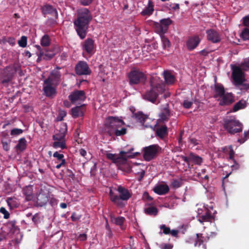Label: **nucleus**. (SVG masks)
<instances>
[{
	"label": "nucleus",
	"instance_id": "1",
	"mask_svg": "<svg viewBox=\"0 0 249 249\" xmlns=\"http://www.w3.org/2000/svg\"><path fill=\"white\" fill-rule=\"evenodd\" d=\"M92 19V16L88 9L84 8L78 10L77 18L73 21V24L78 36L81 39L86 37L89 24Z\"/></svg>",
	"mask_w": 249,
	"mask_h": 249
},
{
	"label": "nucleus",
	"instance_id": "2",
	"mask_svg": "<svg viewBox=\"0 0 249 249\" xmlns=\"http://www.w3.org/2000/svg\"><path fill=\"white\" fill-rule=\"evenodd\" d=\"M165 90V84L159 77H153L150 80V89L142 95L144 100L155 103L159 94Z\"/></svg>",
	"mask_w": 249,
	"mask_h": 249
},
{
	"label": "nucleus",
	"instance_id": "3",
	"mask_svg": "<svg viewBox=\"0 0 249 249\" xmlns=\"http://www.w3.org/2000/svg\"><path fill=\"white\" fill-rule=\"evenodd\" d=\"M35 47L37 49L36 53L39 57L43 58V60H49L52 59L60 49V47L55 46L49 48H42L39 45H36Z\"/></svg>",
	"mask_w": 249,
	"mask_h": 249
},
{
	"label": "nucleus",
	"instance_id": "4",
	"mask_svg": "<svg viewBox=\"0 0 249 249\" xmlns=\"http://www.w3.org/2000/svg\"><path fill=\"white\" fill-rule=\"evenodd\" d=\"M17 70L14 66H8L4 69H0V83L4 86L11 81L16 73Z\"/></svg>",
	"mask_w": 249,
	"mask_h": 249
},
{
	"label": "nucleus",
	"instance_id": "5",
	"mask_svg": "<svg viewBox=\"0 0 249 249\" xmlns=\"http://www.w3.org/2000/svg\"><path fill=\"white\" fill-rule=\"evenodd\" d=\"M129 83L130 85L143 84L146 80L145 74L139 70L132 69L128 73Z\"/></svg>",
	"mask_w": 249,
	"mask_h": 249
},
{
	"label": "nucleus",
	"instance_id": "6",
	"mask_svg": "<svg viewBox=\"0 0 249 249\" xmlns=\"http://www.w3.org/2000/svg\"><path fill=\"white\" fill-rule=\"evenodd\" d=\"M224 128L231 134L242 131L243 124L238 121L234 119H228L224 121Z\"/></svg>",
	"mask_w": 249,
	"mask_h": 249
},
{
	"label": "nucleus",
	"instance_id": "7",
	"mask_svg": "<svg viewBox=\"0 0 249 249\" xmlns=\"http://www.w3.org/2000/svg\"><path fill=\"white\" fill-rule=\"evenodd\" d=\"M124 124V122L118 117L109 116L106 119L105 125L108 129V133L111 136L116 129H118Z\"/></svg>",
	"mask_w": 249,
	"mask_h": 249
},
{
	"label": "nucleus",
	"instance_id": "8",
	"mask_svg": "<svg viewBox=\"0 0 249 249\" xmlns=\"http://www.w3.org/2000/svg\"><path fill=\"white\" fill-rule=\"evenodd\" d=\"M232 70L231 77L236 87L242 85L245 81L244 72L238 66L231 65Z\"/></svg>",
	"mask_w": 249,
	"mask_h": 249
},
{
	"label": "nucleus",
	"instance_id": "9",
	"mask_svg": "<svg viewBox=\"0 0 249 249\" xmlns=\"http://www.w3.org/2000/svg\"><path fill=\"white\" fill-rule=\"evenodd\" d=\"M117 191L119 194V195L118 196L119 200H117V206L123 208L125 205L123 201L128 200L131 197V194L127 189L121 185L118 186Z\"/></svg>",
	"mask_w": 249,
	"mask_h": 249
},
{
	"label": "nucleus",
	"instance_id": "10",
	"mask_svg": "<svg viewBox=\"0 0 249 249\" xmlns=\"http://www.w3.org/2000/svg\"><path fill=\"white\" fill-rule=\"evenodd\" d=\"M143 157L146 161H150L152 160L161 150V148L158 144H153L144 147Z\"/></svg>",
	"mask_w": 249,
	"mask_h": 249
},
{
	"label": "nucleus",
	"instance_id": "11",
	"mask_svg": "<svg viewBox=\"0 0 249 249\" xmlns=\"http://www.w3.org/2000/svg\"><path fill=\"white\" fill-rule=\"evenodd\" d=\"M81 47L88 54L92 55L95 52L96 45L93 39L88 38L81 43Z\"/></svg>",
	"mask_w": 249,
	"mask_h": 249
},
{
	"label": "nucleus",
	"instance_id": "12",
	"mask_svg": "<svg viewBox=\"0 0 249 249\" xmlns=\"http://www.w3.org/2000/svg\"><path fill=\"white\" fill-rule=\"evenodd\" d=\"M75 71L78 75H89L91 72L88 63L84 61H79L76 64Z\"/></svg>",
	"mask_w": 249,
	"mask_h": 249
},
{
	"label": "nucleus",
	"instance_id": "13",
	"mask_svg": "<svg viewBox=\"0 0 249 249\" xmlns=\"http://www.w3.org/2000/svg\"><path fill=\"white\" fill-rule=\"evenodd\" d=\"M60 68L57 67L55 69L53 70L49 75V76L45 80L46 83H51L55 86H57L59 84L61 78V73L59 71Z\"/></svg>",
	"mask_w": 249,
	"mask_h": 249
},
{
	"label": "nucleus",
	"instance_id": "14",
	"mask_svg": "<svg viewBox=\"0 0 249 249\" xmlns=\"http://www.w3.org/2000/svg\"><path fill=\"white\" fill-rule=\"evenodd\" d=\"M86 98V93L83 90H74L69 96V100L73 104H75L77 101H84Z\"/></svg>",
	"mask_w": 249,
	"mask_h": 249
},
{
	"label": "nucleus",
	"instance_id": "15",
	"mask_svg": "<svg viewBox=\"0 0 249 249\" xmlns=\"http://www.w3.org/2000/svg\"><path fill=\"white\" fill-rule=\"evenodd\" d=\"M55 85L51 83H46L44 81L43 90L44 94L49 97L54 96L56 93Z\"/></svg>",
	"mask_w": 249,
	"mask_h": 249
},
{
	"label": "nucleus",
	"instance_id": "16",
	"mask_svg": "<svg viewBox=\"0 0 249 249\" xmlns=\"http://www.w3.org/2000/svg\"><path fill=\"white\" fill-rule=\"evenodd\" d=\"M41 12L43 15H50L54 16L55 19L58 18V14L56 9L52 5L50 4H45L41 7Z\"/></svg>",
	"mask_w": 249,
	"mask_h": 249
},
{
	"label": "nucleus",
	"instance_id": "17",
	"mask_svg": "<svg viewBox=\"0 0 249 249\" xmlns=\"http://www.w3.org/2000/svg\"><path fill=\"white\" fill-rule=\"evenodd\" d=\"M220 106H228L234 101V97L231 93H225L220 98L218 99Z\"/></svg>",
	"mask_w": 249,
	"mask_h": 249
},
{
	"label": "nucleus",
	"instance_id": "18",
	"mask_svg": "<svg viewBox=\"0 0 249 249\" xmlns=\"http://www.w3.org/2000/svg\"><path fill=\"white\" fill-rule=\"evenodd\" d=\"M207 37L208 40L213 43L219 42L221 37L218 32L213 29L208 30L206 31Z\"/></svg>",
	"mask_w": 249,
	"mask_h": 249
},
{
	"label": "nucleus",
	"instance_id": "19",
	"mask_svg": "<svg viewBox=\"0 0 249 249\" xmlns=\"http://www.w3.org/2000/svg\"><path fill=\"white\" fill-rule=\"evenodd\" d=\"M200 42V38L198 36H195L189 38L186 42L188 49L190 51L194 50Z\"/></svg>",
	"mask_w": 249,
	"mask_h": 249
},
{
	"label": "nucleus",
	"instance_id": "20",
	"mask_svg": "<svg viewBox=\"0 0 249 249\" xmlns=\"http://www.w3.org/2000/svg\"><path fill=\"white\" fill-rule=\"evenodd\" d=\"M67 131V127L66 124L63 123L61 125L59 132L53 136V140L54 141L64 140Z\"/></svg>",
	"mask_w": 249,
	"mask_h": 249
},
{
	"label": "nucleus",
	"instance_id": "21",
	"mask_svg": "<svg viewBox=\"0 0 249 249\" xmlns=\"http://www.w3.org/2000/svg\"><path fill=\"white\" fill-rule=\"evenodd\" d=\"M243 24L246 27L241 33V37L244 40H249V15L243 18Z\"/></svg>",
	"mask_w": 249,
	"mask_h": 249
},
{
	"label": "nucleus",
	"instance_id": "22",
	"mask_svg": "<svg viewBox=\"0 0 249 249\" xmlns=\"http://www.w3.org/2000/svg\"><path fill=\"white\" fill-rule=\"evenodd\" d=\"M85 104H83L79 106H76L71 108V115L73 117L76 118L79 116H83L84 115L85 111Z\"/></svg>",
	"mask_w": 249,
	"mask_h": 249
},
{
	"label": "nucleus",
	"instance_id": "23",
	"mask_svg": "<svg viewBox=\"0 0 249 249\" xmlns=\"http://www.w3.org/2000/svg\"><path fill=\"white\" fill-rule=\"evenodd\" d=\"M153 191L159 195H163L169 192V188L168 185L166 184H159L154 187Z\"/></svg>",
	"mask_w": 249,
	"mask_h": 249
},
{
	"label": "nucleus",
	"instance_id": "24",
	"mask_svg": "<svg viewBox=\"0 0 249 249\" xmlns=\"http://www.w3.org/2000/svg\"><path fill=\"white\" fill-rule=\"evenodd\" d=\"M225 91L224 86L220 84L214 85L213 97L214 98H220L225 93Z\"/></svg>",
	"mask_w": 249,
	"mask_h": 249
},
{
	"label": "nucleus",
	"instance_id": "25",
	"mask_svg": "<svg viewBox=\"0 0 249 249\" xmlns=\"http://www.w3.org/2000/svg\"><path fill=\"white\" fill-rule=\"evenodd\" d=\"M49 201V197L46 193H40L37 196L36 204L38 206H45Z\"/></svg>",
	"mask_w": 249,
	"mask_h": 249
},
{
	"label": "nucleus",
	"instance_id": "26",
	"mask_svg": "<svg viewBox=\"0 0 249 249\" xmlns=\"http://www.w3.org/2000/svg\"><path fill=\"white\" fill-rule=\"evenodd\" d=\"M110 217L111 222L116 224V225L119 226L122 230L125 229V227L124 226V223L125 221V219L124 217L118 216L116 217L114 216L111 215Z\"/></svg>",
	"mask_w": 249,
	"mask_h": 249
},
{
	"label": "nucleus",
	"instance_id": "27",
	"mask_svg": "<svg viewBox=\"0 0 249 249\" xmlns=\"http://www.w3.org/2000/svg\"><path fill=\"white\" fill-rule=\"evenodd\" d=\"M198 220L201 223H203V222H210L211 223L213 221H214V217L211 214V213L207 210L205 213L199 216Z\"/></svg>",
	"mask_w": 249,
	"mask_h": 249
},
{
	"label": "nucleus",
	"instance_id": "28",
	"mask_svg": "<svg viewBox=\"0 0 249 249\" xmlns=\"http://www.w3.org/2000/svg\"><path fill=\"white\" fill-rule=\"evenodd\" d=\"M131 110L132 112V117L134 118L137 121L143 125L145 120L148 118L147 116L140 111L135 113L132 110Z\"/></svg>",
	"mask_w": 249,
	"mask_h": 249
},
{
	"label": "nucleus",
	"instance_id": "29",
	"mask_svg": "<svg viewBox=\"0 0 249 249\" xmlns=\"http://www.w3.org/2000/svg\"><path fill=\"white\" fill-rule=\"evenodd\" d=\"M165 82L167 85H173L175 82V77L170 71H165L163 72Z\"/></svg>",
	"mask_w": 249,
	"mask_h": 249
},
{
	"label": "nucleus",
	"instance_id": "30",
	"mask_svg": "<svg viewBox=\"0 0 249 249\" xmlns=\"http://www.w3.org/2000/svg\"><path fill=\"white\" fill-rule=\"evenodd\" d=\"M134 150L133 148H131L129 150L127 151H120V154L121 155V158L122 160H126L127 158H132L137 156L138 155H140V153L136 152L131 154V152Z\"/></svg>",
	"mask_w": 249,
	"mask_h": 249
},
{
	"label": "nucleus",
	"instance_id": "31",
	"mask_svg": "<svg viewBox=\"0 0 249 249\" xmlns=\"http://www.w3.org/2000/svg\"><path fill=\"white\" fill-rule=\"evenodd\" d=\"M170 116V110L168 108V105L166 104V107H164L161 110V112L159 114L160 119L162 121H168Z\"/></svg>",
	"mask_w": 249,
	"mask_h": 249
},
{
	"label": "nucleus",
	"instance_id": "32",
	"mask_svg": "<svg viewBox=\"0 0 249 249\" xmlns=\"http://www.w3.org/2000/svg\"><path fill=\"white\" fill-rule=\"evenodd\" d=\"M156 133L157 136L160 139H163L168 135L167 127L166 125H162L156 130Z\"/></svg>",
	"mask_w": 249,
	"mask_h": 249
},
{
	"label": "nucleus",
	"instance_id": "33",
	"mask_svg": "<svg viewBox=\"0 0 249 249\" xmlns=\"http://www.w3.org/2000/svg\"><path fill=\"white\" fill-rule=\"evenodd\" d=\"M33 188L31 186L25 187L23 189V193L26 196L27 201H30L33 199Z\"/></svg>",
	"mask_w": 249,
	"mask_h": 249
},
{
	"label": "nucleus",
	"instance_id": "34",
	"mask_svg": "<svg viewBox=\"0 0 249 249\" xmlns=\"http://www.w3.org/2000/svg\"><path fill=\"white\" fill-rule=\"evenodd\" d=\"M154 11L153 2L151 0H149L147 6L141 12L142 16H150L152 14Z\"/></svg>",
	"mask_w": 249,
	"mask_h": 249
},
{
	"label": "nucleus",
	"instance_id": "35",
	"mask_svg": "<svg viewBox=\"0 0 249 249\" xmlns=\"http://www.w3.org/2000/svg\"><path fill=\"white\" fill-rule=\"evenodd\" d=\"M147 207L144 208V213L149 215H157L158 213V209L156 207L149 206V204H147Z\"/></svg>",
	"mask_w": 249,
	"mask_h": 249
},
{
	"label": "nucleus",
	"instance_id": "36",
	"mask_svg": "<svg viewBox=\"0 0 249 249\" xmlns=\"http://www.w3.org/2000/svg\"><path fill=\"white\" fill-rule=\"evenodd\" d=\"M27 147V141L25 138H20L18 142V143L16 146L17 150L19 152H23Z\"/></svg>",
	"mask_w": 249,
	"mask_h": 249
},
{
	"label": "nucleus",
	"instance_id": "37",
	"mask_svg": "<svg viewBox=\"0 0 249 249\" xmlns=\"http://www.w3.org/2000/svg\"><path fill=\"white\" fill-rule=\"evenodd\" d=\"M6 202L11 209L18 207L19 205L17 198L15 197H8L6 199Z\"/></svg>",
	"mask_w": 249,
	"mask_h": 249
},
{
	"label": "nucleus",
	"instance_id": "38",
	"mask_svg": "<svg viewBox=\"0 0 249 249\" xmlns=\"http://www.w3.org/2000/svg\"><path fill=\"white\" fill-rule=\"evenodd\" d=\"M246 107V101L241 100L236 103L233 107L232 111L236 112L240 109H243Z\"/></svg>",
	"mask_w": 249,
	"mask_h": 249
},
{
	"label": "nucleus",
	"instance_id": "39",
	"mask_svg": "<svg viewBox=\"0 0 249 249\" xmlns=\"http://www.w3.org/2000/svg\"><path fill=\"white\" fill-rule=\"evenodd\" d=\"M51 40L49 36L45 34L41 38L40 40V44L43 48H46L50 45Z\"/></svg>",
	"mask_w": 249,
	"mask_h": 249
},
{
	"label": "nucleus",
	"instance_id": "40",
	"mask_svg": "<svg viewBox=\"0 0 249 249\" xmlns=\"http://www.w3.org/2000/svg\"><path fill=\"white\" fill-rule=\"evenodd\" d=\"M190 160L191 162H193L198 165H200L202 162V159L193 153H190Z\"/></svg>",
	"mask_w": 249,
	"mask_h": 249
},
{
	"label": "nucleus",
	"instance_id": "41",
	"mask_svg": "<svg viewBox=\"0 0 249 249\" xmlns=\"http://www.w3.org/2000/svg\"><path fill=\"white\" fill-rule=\"evenodd\" d=\"M153 26L155 30V32L160 35H163L165 32L160 22V23L154 22Z\"/></svg>",
	"mask_w": 249,
	"mask_h": 249
},
{
	"label": "nucleus",
	"instance_id": "42",
	"mask_svg": "<svg viewBox=\"0 0 249 249\" xmlns=\"http://www.w3.org/2000/svg\"><path fill=\"white\" fill-rule=\"evenodd\" d=\"M160 21L165 32L167 30L168 26L172 23V21L169 18L162 19Z\"/></svg>",
	"mask_w": 249,
	"mask_h": 249
},
{
	"label": "nucleus",
	"instance_id": "43",
	"mask_svg": "<svg viewBox=\"0 0 249 249\" xmlns=\"http://www.w3.org/2000/svg\"><path fill=\"white\" fill-rule=\"evenodd\" d=\"M53 146L55 148H61L64 149L66 148L65 140L55 141L53 143Z\"/></svg>",
	"mask_w": 249,
	"mask_h": 249
},
{
	"label": "nucleus",
	"instance_id": "44",
	"mask_svg": "<svg viewBox=\"0 0 249 249\" xmlns=\"http://www.w3.org/2000/svg\"><path fill=\"white\" fill-rule=\"evenodd\" d=\"M160 37L162 41V47L165 49L170 47L171 44L169 39L164 35H161Z\"/></svg>",
	"mask_w": 249,
	"mask_h": 249
},
{
	"label": "nucleus",
	"instance_id": "45",
	"mask_svg": "<svg viewBox=\"0 0 249 249\" xmlns=\"http://www.w3.org/2000/svg\"><path fill=\"white\" fill-rule=\"evenodd\" d=\"M109 196L110 200L117 206V200H118V195H115L112 190H110L109 192Z\"/></svg>",
	"mask_w": 249,
	"mask_h": 249
},
{
	"label": "nucleus",
	"instance_id": "46",
	"mask_svg": "<svg viewBox=\"0 0 249 249\" xmlns=\"http://www.w3.org/2000/svg\"><path fill=\"white\" fill-rule=\"evenodd\" d=\"M160 229L162 231H160L159 232L160 234H162V233L167 235L169 234L171 232V230L169 227H166L165 225L162 224L160 226Z\"/></svg>",
	"mask_w": 249,
	"mask_h": 249
},
{
	"label": "nucleus",
	"instance_id": "47",
	"mask_svg": "<svg viewBox=\"0 0 249 249\" xmlns=\"http://www.w3.org/2000/svg\"><path fill=\"white\" fill-rule=\"evenodd\" d=\"M114 134L116 136H121L124 135L126 133V129L125 128H122L120 130L116 129L115 131L113 132V134Z\"/></svg>",
	"mask_w": 249,
	"mask_h": 249
},
{
	"label": "nucleus",
	"instance_id": "48",
	"mask_svg": "<svg viewBox=\"0 0 249 249\" xmlns=\"http://www.w3.org/2000/svg\"><path fill=\"white\" fill-rule=\"evenodd\" d=\"M27 38L25 36H22L20 39L18 41V45L22 48H24L27 45Z\"/></svg>",
	"mask_w": 249,
	"mask_h": 249
},
{
	"label": "nucleus",
	"instance_id": "49",
	"mask_svg": "<svg viewBox=\"0 0 249 249\" xmlns=\"http://www.w3.org/2000/svg\"><path fill=\"white\" fill-rule=\"evenodd\" d=\"M248 139H249V130L248 131H245L244 133V137L238 139L237 141L242 144L245 142Z\"/></svg>",
	"mask_w": 249,
	"mask_h": 249
},
{
	"label": "nucleus",
	"instance_id": "50",
	"mask_svg": "<svg viewBox=\"0 0 249 249\" xmlns=\"http://www.w3.org/2000/svg\"><path fill=\"white\" fill-rule=\"evenodd\" d=\"M182 179H173L172 181V186L175 188L180 187L182 185Z\"/></svg>",
	"mask_w": 249,
	"mask_h": 249
},
{
	"label": "nucleus",
	"instance_id": "51",
	"mask_svg": "<svg viewBox=\"0 0 249 249\" xmlns=\"http://www.w3.org/2000/svg\"><path fill=\"white\" fill-rule=\"evenodd\" d=\"M31 219L35 225H37L40 222L39 214L36 213L32 216Z\"/></svg>",
	"mask_w": 249,
	"mask_h": 249
},
{
	"label": "nucleus",
	"instance_id": "52",
	"mask_svg": "<svg viewBox=\"0 0 249 249\" xmlns=\"http://www.w3.org/2000/svg\"><path fill=\"white\" fill-rule=\"evenodd\" d=\"M202 234L200 233L196 234V239L195 243V246H198L199 247L202 244L203 240L201 239V238L202 237Z\"/></svg>",
	"mask_w": 249,
	"mask_h": 249
},
{
	"label": "nucleus",
	"instance_id": "53",
	"mask_svg": "<svg viewBox=\"0 0 249 249\" xmlns=\"http://www.w3.org/2000/svg\"><path fill=\"white\" fill-rule=\"evenodd\" d=\"M121 155L120 154V156L118 157H116L115 155L109 153L107 154V158L110 160H111L114 161V162H118L120 159H122V158L121 157Z\"/></svg>",
	"mask_w": 249,
	"mask_h": 249
},
{
	"label": "nucleus",
	"instance_id": "54",
	"mask_svg": "<svg viewBox=\"0 0 249 249\" xmlns=\"http://www.w3.org/2000/svg\"><path fill=\"white\" fill-rule=\"evenodd\" d=\"M23 130L20 128H15L11 130L10 134L12 136H17L22 133Z\"/></svg>",
	"mask_w": 249,
	"mask_h": 249
},
{
	"label": "nucleus",
	"instance_id": "55",
	"mask_svg": "<svg viewBox=\"0 0 249 249\" xmlns=\"http://www.w3.org/2000/svg\"><path fill=\"white\" fill-rule=\"evenodd\" d=\"M0 213L3 214V218L4 219H8L9 218L10 214L5 208L3 207H1L0 208Z\"/></svg>",
	"mask_w": 249,
	"mask_h": 249
},
{
	"label": "nucleus",
	"instance_id": "56",
	"mask_svg": "<svg viewBox=\"0 0 249 249\" xmlns=\"http://www.w3.org/2000/svg\"><path fill=\"white\" fill-rule=\"evenodd\" d=\"M56 19H55V18H48L46 23L49 26H52L57 24Z\"/></svg>",
	"mask_w": 249,
	"mask_h": 249
},
{
	"label": "nucleus",
	"instance_id": "57",
	"mask_svg": "<svg viewBox=\"0 0 249 249\" xmlns=\"http://www.w3.org/2000/svg\"><path fill=\"white\" fill-rule=\"evenodd\" d=\"M193 105V102L192 101H190L188 100H184L182 105L183 107L186 109H189L191 108V106Z\"/></svg>",
	"mask_w": 249,
	"mask_h": 249
},
{
	"label": "nucleus",
	"instance_id": "58",
	"mask_svg": "<svg viewBox=\"0 0 249 249\" xmlns=\"http://www.w3.org/2000/svg\"><path fill=\"white\" fill-rule=\"evenodd\" d=\"M242 67L245 71L249 69V57L244 60V62L242 64Z\"/></svg>",
	"mask_w": 249,
	"mask_h": 249
},
{
	"label": "nucleus",
	"instance_id": "59",
	"mask_svg": "<svg viewBox=\"0 0 249 249\" xmlns=\"http://www.w3.org/2000/svg\"><path fill=\"white\" fill-rule=\"evenodd\" d=\"M53 157L56 158L57 160H60L61 161L63 160H65L64 159V155L62 154H60L58 152H55L53 154Z\"/></svg>",
	"mask_w": 249,
	"mask_h": 249
},
{
	"label": "nucleus",
	"instance_id": "60",
	"mask_svg": "<svg viewBox=\"0 0 249 249\" xmlns=\"http://www.w3.org/2000/svg\"><path fill=\"white\" fill-rule=\"evenodd\" d=\"M81 217V215L80 214H77L76 213H73L71 216V220L73 222L77 221L79 220Z\"/></svg>",
	"mask_w": 249,
	"mask_h": 249
},
{
	"label": "nucleus",
	"instance_id": "61",
	"mask_svg": "<svg viewBox=\"0 0 249 249\" xmlns=\"http://www.w3.org/2000/svg\"><path fill=\"white\" fill-rule=\"evenodd\" d=\"M232 161L233 162V164L231 166L232 170H236L239 169L240 167V164L238 162H237V160L235 159L232 160Z\"/></svg>",
	"mask_w": 249,
	"mask_h": 249
},
{
	"label": "nucleus",
	"instance_id": "62",
	"mask_svg": "<svg viewBox=\"0 0 249 249\" xmlns=\"http://www.w3.org/2000/svg\"><path fill=\"white\" fill-rule=\"evenodd\" d=\"M93 1V0H79L80 3L83 6H89Z\"/></svg>",
	"mask_w": 249,
	"mask_h": 249
},
{
	"label": "nucleus",
	"instance_id": "63",
	"mask_svg": "<svg viewBox=\"0 0 249 249\" xmlns=\"http://www.w3.org/2000/svg\"><path fill=\"white\" fill-rule=\"evenodd\" d=\"M240 86L241 87L240 89L244 91H248L249 90V84L243 83L242 85H238V87Z\"/></svg>",
	"mask_w": 249,
	"mask_h": 249
},
{
	"label": "nucleus",
	"instance_id": "64",
	"mask_svg": "<svg viewBox=\"0 0 249 249\" xmlns=\"http://www.w3.org/2000/svg\"><path fill=\"white\" fill-rule=\"evenodd\" d=\"M68 55L66 52H62L60 54H59V57L61 60L65 61L66 60Z\"/></svg>",
	"mask_w": 249,
	"mask_h": 249
}]
</instances>
